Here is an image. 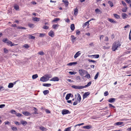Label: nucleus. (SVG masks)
Masks as SVG:
<instances>
[{"mask_svg": "<svg viewBox=\"0 0 131 131\" xmlns=\"http://www.w3.org/2000/svg\"><path fill=\"white\" fill-rule=\"evenodd\" d=\"M121 46V44L119 41L115 42L112 46V50L113 51H114L116 50L117 49V48L120 47Z\"/></svg>", "mask_w": 131, "mask_h": 131, "instance_id": "f257e3e1", "label": "nucleus"}, {"mask_svg": "<svg viewBox=\"0 0 131 131\" xmlns=\"http://www.w3.org/2000/svg\"><path fill=\"white\" fill-rule=\"evenodd\" d=\"M3 41L5 43H7L8 45H10L11 46L14 45H13V44L12 42L11 41H9L7 38H6L5 39H3Z\"/></svg>", "mask_w": 131, "mask_h": 131, "instance_id": "f03ea898", "label": "nucleus"}, {"mask_svg": "<svg viewBox=\"0 0 131 131\" xmlns=\"http://www.w3.org/2000/svg\"><path fill=\"white\" fill-rule=\"evenodd\" d=\"M79 73L80 75L81 76L84 75L85 74L88 73V72L87 71L83 69H80L79 70Z\"/></svg>", "mask_w": 131, "mask_h": 131, "instance_id": "7ed1b4c3", "label": "nucleus"}, {"mask_svg": "<svg viewBox=\"0 0 131 131\" xmlns=\"http://www.w3.org/2000/svg\"><path fill=\"white\" fill-rule=\"evenodd\" d=\"M72 87L75 89H81L84 88V87L82 86H76L73 85L71 86Z\"/></svg>", "mask_w": 131, "mask_h": 131, "instance_id": "20e7f679", "label": "nucleus"}, {"mask_svg": "<svg viewBox=\"0 0 131 131\" xmlns=\"http://www.w3.org/2000/svg\"><path fill=\"white\" fill-rule=\"evenodd\" d=\"M70 112L69 110H67L66 109H64L62 110V114L63 115L66 114H70Z\"/></svg>", "mask_w": 131, "mask_h": 131, "instance_id": "39448f33", "label": "nucleus"}, {"mask_svg": "<svg viewBox=\"0 0 131 131\" xmlns=\"http://www.w3.org/2000/svg\"><path fill=\"white\" fill-rule=\"evenodd\" d=\"M49 35L52 37H53L54 36V32L52 30H51L48 33Z\"/></svg>", "mask_w": 131, "mask_h": 131, "instance_id": "423d86ee", "label": "nucleus"}, {"mask_svg": "<svg viewBox=\"0 0 131 131\" xmlns=\"http://www.w3.org/2000/svg\"><path fill=\"white\" fill-rule=\"evenodd\" d=\"M40 19V18L35 16L33 17H32V20L34 21L38 22L39 21Z\"/></svg>", "mask_w": 131, "mask_h": 131, "instance_id": "0eeeda50", "label": "nucleus"}, {"mask_svg": "<svg viewBox=\"0 0 131 131\" xmlns=\"http://www.w3.org/2000/svg\"><path fill=\"white\" fill-rule=\"evenodd\" d=\"M40 80V81L43 82H45L48 81L44 76L41 77Z\"/></svg>", "mask_w": 131, "mask_h": 131, "instance_id": "6e6552de", "label": "nucleus"}, {"mask_svg": "<svg viewBox=\"0 0 131 131\" xmlns=\"http://www.w3.org/2000/svg\"><path fill=\"white\" fill-rule=\"evenodd\" d=\"M59 80V79L57 77H54L50 80V81H58Z\"/></svg>", "mask_w": 131, "mask_h": 131, "instance_id": "1a4fd4ad", "label": "nucleus"}, {"mask_svg": "<svg viewBox=\"0 0 131 131\" xmlns=\"http://www.w3.org/2000/svg\"><path fill=\"white\" fill-rule=\"evenodd\" d=\"M90 94V93L89 92H86L84 93L83 95V99L86 98Z\"/></svg>", "mask_w": 131, "mask_h": 131, "instance_id": "9d476101", "label": "nucleus"}, {"mask_svg": "<svg viewBox=\"0 0 131 131\" xmlns=\"http://www.w3.org/2000/svg\"><path fill=\"white\" fill-rule=\"evenodd\" d=\"M22 113L25 116H29L31 115V114L27 111H24L22 112Z\"/></svg>", "mask_w": 131, "mask_h": 131, "instance_id": "9b49d317", "label": "nucleus"}, {"mask_svg": "<svg viewBox=\"0 0 131 131\" xmlns=\"http://www.w3.org/2000/svg\"><path fill=\"white\" fill-rule=\"evenodd\" d=\"M80 51H78L77 52L76 54H75L74 56V58L76 59L81 54V53H80Z\"/></svg>", "mask_w": 131, "mask_h": 131, "instance_id": "f8f14e48", "label": "nucleus"}, {"mask_svg": "<svg viewBox=\"0 0 131 131\" xmlns=\"http://www.w3.org/2000/svg\"><path fill=\"white\" fill-rule=\"evenodd\" d=\"M47 81L49 80V78H50L52 76L51 74H47L44 75Z\"/></svg>", "mask_w": 131, "mask_h": 131, "instance_id": "ddd939ff", "label": "nucleus"}, {"mask_svg": "<svg viewBox=\"0 0 131 131\" xmlns=\"http://www.w3.org/2000/svg\"><path fill=\"white\" fill-rule=\"evenodd\" d=\"M77 95L78 96L77 100L80 103V102L81 99V96L79 93H78L77 94Z\"/></svg>", "mask_w": 131, "mask_h": 131, "instance_id": "4468645a", "label": "nucleus"}, {"mask_svg": "<svg viewBox=\"0 0 131 131\" xmlns=\"http://www.w3.org/2000/svg\"><path fill=\"white\" fill-rule=\"evenodd\" d=\"M108 101L109 102L113 103L115 101V99L113 98H111L108 100Z\"/></svg>", "mask_w": 131, "mask_h": 131, "instance_id": "2eb2a0df", "label": "nucleus"}, {"mask_svg": "<svg viewBox=\"0 0 131 131\" xmlns=\"http://www.w3.org/2000/svg\"><path fill=\"white\" fill-rule=\"evenodd\" d=\"M77 62H72L69 63L67 64V65L69 66H71L73 65H74L77 64Z\"/></svg>", "mask_w": 131, "mask_h": 131, "instance_id": "dca6fc26", "label": "nucleus"}, {"mask_svg": "<svg viewBox=\"0 0 131 131\" xmlns=\"http://www.w3.org/2000/svg\"><path fill=\"white\" fill-rule=\"evenodd\" d=\"M62 2L65 4L66 7L68 6L69 4V2L67 0H63Z\"/></svg>", "mask_w": 131, "mask_h": 131, "instance_id": "f3484780", "label": "nucleus"}, {"mask_svg": "<svg viewBox=\"0 0 131 131\" xmlns=\"http://www.w3.org/2000/svg\"><path fill=\"white\" fill-rule=\"evenodd\" d=\"M71 93H69L67 94L66 95V100H68L69 99L70 97H71Z\"/></svg>", "mask_w": 131, "mask_h": 131, "instance_id": "a211bd4d", "label": "nucleus"}, {"mask_svg": "<svg viewBox=\"0 0 131 131\" xmlns=\"http://www.w3.org/2000/svg\"><path fill=\"white\" fill-rule=\"evenodd\" d=\"M83 127L84 129H89L91 128V126L90 125H86L84 126Z\"/></svg>", "mask_w": 131, "mask_h": 131, "instance_id": "6ab92c4d", "label": "nucleus"}, {"mask_svg": "<svg viewBox=\"0 0 131 131\" xmlns=\"http://www.w3.org/2000/svg\"><path fill=\"white\" fill-rule=\"evenodd\" d=\"M74 14L76 16L78 13V10L77 8H76L74 9Z\"/></svg>", "mask_w": 131, "mask_h": 131, "instance_id": "aec40b11", "label": "nucleus"}, {"mask_svg": "<svg viewBox=\"0 0 131 131\" xmlns=\"http://www.w3.org/2000/svg\"><path fill=\"white\" fill-rule=\"evenodd\" d=\"M109 21L111 23H116L117 22L116 21H115L113 19H109Z\"/></svg>", "mask_w": 131, "mask_h": 131, "instance_id": "412c9836", "label": "nucleus"}, {"mask_svg": "<svg viewBox=\"0 0 131 131\" xmlns=\"http://www.w3.org/2000/svg\"><path fill=\"white\" fill-rule=\"evenodd\" d=\"M59 26V25L58 24H55L54 25L52 26V28L54 29H57L56 28L58 27Z\"/></svg>", "mask_w": 131, "mask_h": 131, "instance_id": "4be33fe9", "label": "nucleus"}, {"mask_svg": "<svg viewBox=\"0 0 131 131\" xmlns=\"http://www.w3.org/2000/svg\"><path fill=\"white\" fill-rule=\"evenodd\" d=\"M71 30L72 31H73L75 29L74 25V24H72L70 26Z\"/></svg>", "mask_w": 131, "mask_h": 131, "instance_id": "5701e85b", "label": "nucleus"}, {"mask_svg": "<svg viewBox=\"0 0 131 131\" xmlns=\"http://www.w3.org/2000/svg\"><path fill=\"white\" fill-rule=\"evenodd\" d=\"M20 122L23 125H25L27 124V122L25 121H21Z\"/></svg>", "mask_w": 131, "mask_h": 131, "instance_id": "b1692460", "label": "nucleus"}, {"mask_svg": "<svg viewBox=\"0 0 131 131\" xmlns=\"http://www.w3.org/2000/svg\"><path fill=\"white\" fill-rule=\"evenodd\" d=\"M123 124V122H116L115 123V124L116 125L118 126L120 125H121L122 124Z\"/></svg>", "mask_w": 131, "mask_h": 131, "instance_id": "393cba45", "label": "nucleus"}, {"mask_svg": "<svg viewBox=\"0 0 131 131\" xmlns=\"http://www.w3.org/2000/svg\"><path fill=\"white\" fill-rule=\"evenodd\" d=\"M91 83V82L90 81L86 85H85L84 86H83L84 87V88H86L89 86Z\"/></svg>", "mask_w": 131, "mask_h": 131, "instance_id": "a878e982", "label": "nucleus"}, {"mask_svg": "<svg viewBox=\"0 0 131 131\" xmlns=\"http://www.w3.org/2000/svg\"><path fill=\"white\" fill-rule=\"evenodd\" d=\"M122 17L124 19L127 18V15L125 13H123L122 14Z\"/></svg>", "mask_w": 131, "mask_h": 131, "instance_id": "bb28decb", "label": "nucleus"}, {"mask_svg": "<svg viewBox=\"0 0 131 131\" xmlns=\"http://www.w3.org/2000/svg\"><path fill=\"white\" fill-rule=\"evenodd\" d=\"M51 84L50 83H44L43 84V85L44 86L49 87L50 86Z\"/></svg>", "mask_w": 131, "mask_h": 131, "instance_id": "cd10ccee", "label": "nucleus"}, {"mask_svg": "<svg viewBox=\"0 0 131 131\" xmlns=\"http://www.w3.org/2000/svg\"><path fill=\"white\" fill-rule=\"evenodd\" d=\"M43 94L45 95H46L47 94L49 93V91L48 90H46L44 91L43 92Z\"/></svg>", "mask_w": 131, "mask_h": 131, "instance_id": "c85d7f7f", "label": "nucleus"}, {"mask_svg": "<svg viewBox=\"0 0 131 131\" xmlns=\"http://www.w3.org/2000/svg\"><path fill=\"white\" fill-rule=\"evenodd\" d=\"M13 84L12 83H10L8 86V87L9 88H12L13 86Z\"/></svg>", "mask_w": 131, "mask_h": 131, "instance_id": "c756f323", "label": "nucleus"}, {"mask_svg": "<svg viewBox=\"0 0 131 131\" xmlns=\"http://www.w3.org/2000/svg\"><path fill=\"white\" fill-rule=\"evenodd\" d=\"M35 37L32 36L31 35H29L28 38L29 39H35Z\"/></svg>", "mask_w": 131, "mask_h": 131, "instance_id": "7c9ffc66", "label": "nucleus"}, {"mask_svg": "<svg viewBox=\"0 0 131 131\" xmlns=\"http://www.w3.org/2000/svg\"><path fill=\"white\" fill-rule=\"evenodd\" d=\"M71 38H72L71 41H72L73 42H74V40L75 38L76 37H75L73 35H72L71 36Z\"/></svg>", "mask_w": 131, "mask_h": 131, "instance_id": "2f4dec72", "label": "nucleus"}, {"mask_svg": "<svg viewBox=\"0 0 131 131\" xmlns=\"http://www.w3.org/2000/svg\"><path fill=\"white\" fill-rule=\"evenodd\" d=\"M113 15L117 19H119L120 18V17L117 14H114Z\"/></svg>", "mask_w": 131, "mask_h": 131, "instance_id": "473e14b6", "label": "nucleus"}, {"mask_svg": "<svg viewBox=\"0 0 131 131\" xmlns=\"http://www.w3.org/2000/svg\"><path fill=\"white\" fill-rule=\"evenodd\" d=\"M39 128L40 129L42 130V131H45L47 129L45 128L44 127H39Z\"/></svg>", "mask_w": 131, "mask_h": 131, "instance_id": "72a5a7b5", "label": "nucleus"}, {"mask_svg": "<svg viewBox=\"0 0 131 131\" xmlns=\"http://www.w3.org/2000/svg\"><path fill=\"white\" fill-rule=\"evenodd\" d=\"M91 56L93 57L94 58H98L99 57V56L98 54H96L94 55H91Z\"/></svg>", "mask_w": 131, "mask_h": 131, "instance_id": "f704fd0d", "label": "nucleus"}, {"mask_svg": "<svg viewBox=\"0 0 131 131\" xmlns=\"http://www.w3.org/2000/svg\"><path fill=\"white\" fill-rule=\"evenodd\" d=\"M38 77V75L37 74H35L32 75V78L33 79H35Z\"/></svg>", "mask_w": 131, "mask_h": 131, "instance_id": "c9c22d12", "label": "nucleus"}, {"mask_svg": "<svg viewBox=\"0 0 131 131\" xmlns=\"http://www.w3.org/2000/svg\"><path fill=\"white\" fill-rule=\"evenodd\" d=\"M38 54L41 56H43L45 54V53L42 51H41L38 52Z\"/></svg>", "mask_w": 131, "mask_h": 131, "instance_id": "e433bc0d", "label": "nucleus"}, {"mask_svg": "<svg viewBox=\"0 0 131 131\" xmlns=\"http://www.w3.org/2000/svg\"><path fill=\"white\" fill-rule=\"evenodd\" d=\"M108 3L109 4L110 6L112 7L113 6V3L111 1H109L108 2Z\"/></svg>", "mask_w": 131, "mask_h": 131, "instance_id": "4c0bfd02", "label": "nucleus"}, {"mask_svg": "<svg viewBox=\"0 0 131 131\" xmlns=\"http://www.w3.org/2000/svg\"><path fill=\"white\" fill-rule=\"evenodd\" d=\"M15 114L18 117H20L21 116H23L21 114H20L19 113H17L16 112V113H15Z\"/></svg>", "mask_w": 131, "mask_h": 131, "instance_id": "58836bf2", "label": "nucleus"}, {"mask_svg": "<svg viewBox=\"0 0 131 131\" xmlns=\"http://www.w3.org/2000/svg\"><path fill=\"white\" fill-rule=\"evenodd\" d=\"M60 20V19L59 18H56L54 19L53 20H52L53 22H56L57 21H58Z\"/></svg>", "mask_w": 131, "mask_h": 131, "instance_id": "ea45409f", "label": "nucleus"}, {"mask_svg": "<svg viewBox=\"0 0 131 131\" xmlns=\"http://www.w3.org/2000/svg\"><path fill=\"white\" fill-rule=\"evenodd\" d=\"M11 128L13 131H16L17 129V128L16 127L11 126Z\"/></svg>", "mask_w": 131, "mask_h": 131, "instance_id": "a19ab883", "label": "nucleus"}, {"mask_svg": "<svg viewBox=\"0 0 131 131\" xmlns=\"http://www.w3.org/2000/svg\"><path fill=\"white\" fill-rule=\"evenodd\" d=\"M90 21H91V20H89L88 21H87V22H86L85 24V25H84L83 26V27H84V26H86V25H87V26H89V22H90Z\"/></svg>", "mask_w": 131, "mask_h": 131, "instance_id": "79ce46f5", "label": "nucleus"}, {"mask_svg": "<svg viewBox=\"0 0 131 131\" xmlns=\"http://www.w3.org/2000/svg\"><path fill=\"white\" fill-rule=\"evenodd\" d=\"M87 74L85 76V77L87 78L88 79H89L90 78V74L87 73Z\"/></svg>", "mask_w": 131, "mask_h": 131, "instance_id": "37998d69", "label": "nucleus"}, {"mask_svg": "<svg viewBox=\"0 0 131 131\" xmlns=\"http://www.w3.org/2000/svg\"><path fill=\"white\" fill-rule=\"evenodd\" d=\"M17 29H26V28H25L24 27H21V26H18L17 28Z\"/></svg>", "mask_w": 131, "mask_h": 131, "instance_id": "c03bdc74", "label": "nucleus"}, {"mask_svg": "<svg viewBox=\"0 0 131 131\" xmlns=\"http://www.w3.org/2000/svg\"><path fill=\"white\" fill-rule=\"evenodd\" d=\"M34 109L35 110H34L35 112L34 113V114H38V113L37 112V109L35 107H34Z\"/></svg>", "mask_w": 131, "mask_h": 131, "instance_id": "a18cd8bd", "label": "nucleus"}, {"mask_svg": "<svg viewBox=\"0 0 131 131\" xmlns=\"http://www.w3.org/2000/svg\"><path fill=\"white\" fill-rule=\"evenodd\" d=\"M71 129V127H68L65 129L64 131H70Z\"/></svg>", "mask_w": 131, "mask_h": 131, "instance_id": "49530a36", "label": "nucleus"}, {"mask_svg": "<svg viewBox=\"0 0 131 131\" xmlns=\"http://www.w3.org/2000/svg\"><path fill=\"white\" fill-rule=\"evenodd\" d=\"M14 8L16 10H18L19 9V6L17 5H16L14 6Z\"/></svg>", "mask_w": 131, "mask_h": 131, "instance_id": "de8ad7c7", "label": "nucleus"}, {"mask_svg": "<svg viewBox=\"0 0 131 131\" xmlns=\"http://www.w3.org/2000/svg\"><path fill=\"white\" fill-rule=\"evenodd\" d=\"M88 61L89 62H90L95 63L96 62V61L95 60H91L90 59H88Z\"/></svg>", "mask_w": 131, "mask_h": 131, "instance_id": "09e8293b", "label": "nucleus"}, {"mask_svg": "<svg viewBox=\"0 0 131 131\" xmlns=\"http://www.w3.org/2000/svg\"><path fill=\"white\" fill-rule=\"evenodd\" d=\"M45 35V34H44L40 33L39 37H43Z\"/></svg>", "mask_w": 131, "mask_h": 131, "instance_id": "8fccbe9b", "label": "nucleus"}, {"mask_svg": "<svg viewBox=\"0 0 131 131\" xmlns=\"http://www.w3.org/2000/svg\"><path fill=\"white\" fill-rule=\"evenodd\" d=\"M69 73L71 75H73L75 74L76 73V72H74L70 71Z\"/></svg>", "mask_w": 131, "mask_h": 131, "instance_id": "3c124183", "label": "nucleus"}, {"mask_svg": "<svg viewBox=\"0 0 131 131\" xmlns=\"http://www.w3.org/2000/svg\"><path fill=\"white\" fill-rule=\"evenodd\" d=\"M28 26L30 28H32L33 27L34 25L31 24H28Z\"/></svg>", "mask_w": 131, "mask_h": 131, "instance_id": "603ef678", "label": "nucleus"}, {"mask_svg": "<svg viewBox=\"0 0 131 131\" xmlns=\"http://www.w3.org/2000/svg\"><path fill=\"white\" fill-rule=\"evenodd\" d=\"M99 75V72H97L95 76L94 79H96L98 78Z\"/></svg>", "mask_w": 131, "mask_h": 131, "instance_id": "864d4df0", "label": "nucleus"}, {"mask_svg": "<svg viewBox=\"0 0 131 131\" xmlns=\"http://www.w3.org/2000/svg\"><path fill=\"white\" fill-rule=\"evenodd\" d=\"M16 111L14 110H12L10 111V113L12 114H15V113H16Z\"/></svg>", "mask_w": 131, "mask_h": 131, "instance_id": "5fc2aeb1", "label": "nucleus"}, {"mask_svg": "<svg viewBox=\"0 0 131 131\" xmlns=\"http://www.w3.org/2000/svg\"><path fill=\"white\" fill-rule=\"evenodd\" d=\"M42 28L44 29H47L49 28V27L47 26H45L43 27Z\"/></svg>", "mask_w": 131, "mask_h": 131, "instance_id": "6e6d98bb", "label": "nucleus"}, {"mask_svg": "<svg viewBox=\"0 0 131 131\" xmlns=\"http://www.w3.org/2000/svg\"><path fill=\"white\" fill-rule=\"evenodd\" d=\"M95 12L97 14L99 13L100 12V10L99 9L97 8L95 10Z\"/></svg>", "mask_w": 131, "mask_h": 131, "instance_id": "4d7b16f0", "label": "nucleus"}, {"mask_svg": "<svg viewBox=\"0 0 131 131\" xmlns=\"http://www.w3.org/2000/svg\"><path fill=\"white\" fill-rule=\"evenodd\" d=\"M4 53H7L8 52V50L6 48L4 49Z\"/></svg>", "mask_w": 131, "mask_h": 131, "instance_id": "13d9d810", "label": "nucleus"}, {"mask_svg": "<svg viewBox=\"0 0 131 131\" xmlns=\"http://www.w3.org/2000/svg\"><path fill=\"white\" fill-rule=\"evenodd\" d=\"M127 9V7H125V8L123 9L122 11L123 12H125L126 11V10Z\"/></svg>", "mask_w": 131, "mask_h": 131, "instance_id": "bf43d9fd", "label": "nucleus"}, {"mask_svg": "<svg viewBox=\"0 0 131 131\" xmlns=\"http://www.w3.org/2000/svg\"><path fill=\"white\" fill-rule=\"evenodd\" d=\"M76 34L78 35H79L80 34V31H79L78 30L76 31Z\"/></svg>", "mask_w": 131, "mask_h": 131, "instance_id": "052dcab7", "label": "nucleus"}, {"mask_svg": "<svg viewBox=\"0 0 131 131\" xmlns=\"http://www.w3.org/2000/svg\"><path fill=\"white\" fill-rule=\"evenodd\" d=\"M108 95V93L107 91H105L104 93V95L105 96H107Z\"/></svg>", "mask_w": 131, "mask_h": 131, "instance_id": "680f3d73", "label": "nucleus"}, {"mask_svg": "<svg viewBox=\"0 0 131 131\" xmlns=\"http://www.w3.org/2000/svg\"><path fill=\"white\" fill-rule=\"evenodd\" d=\"M129 39L130 40H131V29L129 35Z\"/></svg>", "mask_w": 131, "mask_h": 131, "instance_id": "e2e57ef3", "label": "nucleus"}, {"mask_svg": "<svg viewBox=\"0 0 131 131\" xmlns=\"http://www.w3.org/2000/svg\"><path fill=\"white\" fill-rule=\"evenodd\" d=\"M4 90V89L3 86H0V91H3Z\"/></svg>", "mask_w": 131, "mask_h": 131, "instance_id": "0e129e2a", "label": "nucleus"}, {"mask_svg": "<svg viewBox=\"0 0 131 131\" xmlns=\"http://www.w3.org/2000/svg\"><path fill=\"white\" fill-rule=\"evenodd\" d=\"M5 106V104H1L0 105V108H2L4 107Z\"/></svg>", "mask_w": 131, "mask_h": 131, "instance_id": "69168bd1", "label": "nucleus"}, {"mask_svg": "<svg viewBox=\"0 0 131 131\" xmlns=\"http://www.w3.org/2000/svg\"><path fill=\"white\" fill-rule=\"evenodd\" d=\"M24 47L26 48H28L29 47V46L27 44H25L24 46Z\"/></svg>", "mask_w": 131, "mask_h": 131, "instance_id": "338daca9", "label": "nucleus"}, {"mask_svg": "<svg viewBox=\"0 0 131 131\" xmlns=\"http://www.w3.org/2000/svg\"><path fill=\"white\" fill-rule=\"evenodd\" d=\"M46 112L48 114L50 113V111L48 109H46L45 110Z\"/></svg>", "mask_w": 131, "mask_h": 131, "instance_id": "774afa93", "label": "nucleus"}]
</instances>
